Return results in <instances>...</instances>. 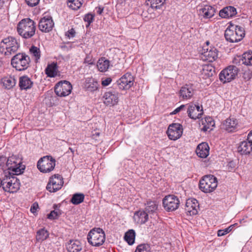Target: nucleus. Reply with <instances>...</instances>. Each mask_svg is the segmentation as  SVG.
<instances>
[{
  "instance_id": "obj_49",
  "label": "nucleus",
  "mask_w": 252,
  "mask_h": 252,
  "mask_svg": "<svg viewBox=\"0 0 252 252\" xmlns=\"http://www.w3.org/2000/svg\"><path fill=\"white\" fill-rule=\"evenodd\" d=\"M75 35V31L73 29L68 30L65 33V35L69 38L73 37Z\"/></svg>"
},
{
  "instance_id": "obj_21",
  "label": "nucleus",
  "mask_w": 252,
  "mask_h": 252,
  "mask_svg": "<svg viewBox=\"0 0 252 252\" xmlns=\"http://www.w3.org/2000/svg\"><path fill=\"white\" fill-rule=\"evenodd\" d=\"M233 63L236 64H244L246 65H252V52H246L242 57L238 56L234 59Z\"/></svg>"
},
{
  "instance_id": "obj_28",
  "label": "nucleus",
  "mask_w": 252,
  "mask_h": 252,
  "mask_svg": "<svg viewBox=\"0 0 252 252\" xmlns=\"http://www.w3.org/2000/svg\"><path fill=\"white\" fill-rule=\"evenodd\" d=\"M196 153L199 157L201 158H206L209 154V147L205 142L202 143L197 146Z\"/></svg>"
},
{
  "instance_id": "obj_27",
  "label": "nucleus",
  "mask_w": 252,
  "mask_h": 252,
  "mask_svg": "<svg viewBox=\"0 0 252 252\" xmlns=\"http://www.w3.org/2000/svg\"><path fill=\"white\" fill-rule=\"evenodd\" d=\"M133 219L137 223L144 224L148 221L149 215L144 210H139L134 213Z\"/></svg>"
},
{
  "instance_id": "obj_29",
  "label": "nucleus",
  "mask_w": 252,
  "mask_h": 252,
  "mask_svg": "<svg viewBox=\"0 0 252 252\" xmlns=\"http://www.w3.org/2000/svg\"><path fill=\"white\" fill-rule=\"evenodd\" d=\"M237 14L236 9L231 6H226L219 12L220 16L224 18L232 17Z\"/></svg>"
},
{
  "instance_id": "obj_38",
  "label": "nucleus",
  "mask_w": 252,
  "mask_h": 252,
  "mask_svg": "<svg viewBox=\"0 0 252 252\" xmlns=\"http://www.w3.org/2000/svg\"><path fill=\"white\" fill-rule=\"evenodd\" d=\"M84 198V194L77 193L73 195L70 201L74 205H78L83 202Z\"/></svg>"
},
{
  "instance_id": "obj_48",
  "label": "nucleus",
  "mask_w": 252,
  "mask_h": 252,
  "mask_svg": "<svg viewBox=\"0 0 252 252\" xmlns=\"http://www.w3.org/2000/svg\"><path fill=\"white\" fill-rule=\"evenodd\" d=\"M25 1L29 6L33 7L39 3L40 0H25Z\"/></svg>"
},
{
  "instance_id": "obj_43",
  "label": "nucleus",
  "mask_w": 252,
  "mask_h": 252,
  "mask_svg": "<svg viewBox=\"0 0 252 252\" xmlns=\"http://www.w3.org/2000/svg\"><path fill=\"white\" fill-rule=\"evenodd\" d=\"M150 247L148 244H143L139 245L135 252H150Z\"/></svg>"
},
{
  "instance_id": "obj_22",
  "label": "nucleus",
  "mask_w": 252,
  "mask_h": 252,
  "mask_svg": "<svg viewBox=\"0 0 252 252\" xmlns=\"http://www.w3.org/2000/svg\"><path fill=\"white\" fill-rule=\"evenodd\" d=\"M103 98L104 104L106 105L114 106L118 102V93L115 92H108L105 93Z\"/></svg>"
},
{
  "instance_id": "obj_56",
  "label": "nucleus",
  "mask_w": 252,
  "mask_h": 252,
  "mask_svg": "<svg viewBox=\"0 0 252 252\" xmlns=\"http://www.w3.org/2000/svg\"><path fill=\"white\" fill-rule=\"evenodd\" d=\"M247 140H250L252 143V130L250 131L248 135Z\"/></svg>"
},
{
  "instance_id": "obj_20",
  "label": "nucleus",
  "mask_w": 252,
  "mask_h": 252,
  "mask_svg": "<svg viewBox=\"0 0 252 252\" xmlns=\"http://www.w3.org/2000/svg\"><path fill=\"white\" fill-rule=\"evenodd\" d=\"M187 112L189 117L193 120L200 118L203 113L202 108L193 103L189 104Z\"/></svg>"
},
{
  "instance_id": "obj_5",
  "label": "nucleus",
  "mask_w": 252,
  "mask_h": 252,
  "mask_svg": "<svg viewBox=\"0 0 252 252\" xmlns=\"http://www.w3.org/2000/svg\"><path fill=\"white\" fill-rule=\"evenodd\" d=\"M87 239L93 246L99 247L104 243L105 234L101 228H94L89 232Z\"/></svg>"
},
{
  "instance_id": "obj_15",
  "label": "nucleus",
  "mask_w": 252,
  "mask_h": 252,
  "mask_svg": "<svg viewBox=\"0 0 252 252\" xmlns=\"http://www.w3.org/2000/svg\"><path fill=\"white\" fill-rule=\"evenodd\" d=\"M182 126L179 123H173L170 125L167 130L169 138L172 140L179 139L182 135Z\"/></svg>"
},
{
  "instance_id": "obj_51",
  "label": "nucleus",
  "mask_w": 252,
  "mask_h": 252,
  "mask_svg": "<svg viewBox=\"0 0 252 252\" xmlns=\"http://www.w3.org/2000/svg\"><path fill=\"white\" fill-rule=\"evenodd\" d=\"M236 164L235 162L233 161H230L227 164V169L228 170L230 171L231 170L234 169L236 167Z\"/></svg>"
},
{
  "instance_id": "obj_26",
  "label": "nucleus",
  "mask_w": 252,
  "mask_h": 252,
  "mask_svg": "<svg viewBox=\"0 0 252 252\" xmlns=\"http://www.w3.org/2000/svg\"><path fill=\"white\" fill-rule=\"evenodd\" d=\"M252 151V143L250 140L241 142L238 147V152L241 155H248Z\"/></svg>"
},
{
  "instance_id": "obj_54",
  "label": "nucleus",
  "mask_w": 252,
  "mask_h": 252,
  "mask_svg": "<svg viewBox=\"0 0 252 252\" xmlns=\"http://www.w3.org/2000/svg\"><path fill=\"white\" fill-rule=\"evenodd\" d=\"M38 208V204L34 203L31 208V211L32 213H35Z\"/></svg>"
},
{
  "instance_id": "obj_47",
  "label": "nucleus",
  "mask_w": 252,
  "mask_h": 252,
  "mask_svg": "<svg viewBox=\"0 0 252 252\" xmlns=\"http://www.w3.org/2000/svg\"><path fill=\"white\" fill-rule=\"evenodd\" d=\"M252 77V72L250 70H246L243 73V78L245 80H249Z\"/></svg>"
},
{
  "instance_id": "obj_16",
  "label": "nucleus",
  "mask_w": 252,
  "mask_h": 252,
  "mask_svg": "<svg viewBox=\"0 0 252 252\" xmlns=\"http://www.w3.org/2000/svg\"><path fill=\"white\" fill-rule=\"evenodd\" d=\"M198 208L199 204L196 199L189 198L187 200L185 209L187 215L193 216L197 214Z\"/></svg>"
},
{
  "instance_id": "obj_3",
  "label": "nucleus",
  "mask_w": 252,
  "mask_h": 252,
  "mask_svg": "<svg viewBox=\"0 0 252 252\" xmlns=\"http://www.w3.org/2000/svg\"><path fill=\"white\" fill-rule=\"evenodd\" d=\"M31 63L30 57L25 53H19L11 60V64L17 71H24L29 66Z\"/></svg>"
},
{
  "instance_id": "obj_18",
  "label": "nucleus",
  "mask_w": 252,
  "mask_h": 252,
  "mask_svg": "<svg viewBox=\"0 0 252 252\" xmlns=\"http://www.w3.org/2000/svg\"><path fill=\"white\" fill-rule=\"evenodd\" d=\"M54 25V22L50 17L41 18L39 22V29L42 32H48L51 31Z\"/></svg>"
},
{
  "instance_id": "obj_59",
  "label": "nucleus",
  "mask_w": 252,
  "mask_h": 252,
  "mask_svg": "<svg viewBox=\"0 0 252 252\" xmlns=\"http://www.w3.org/2000/svg\"><path fill=\"white\" fill-rule=\"evenodd\" d=\"M69 150H70V151L71 152V153H72V154H74V150H73L72 148H69Z\"/></svg>"
},
{
  "instance_id": "obj_33",
  "label": "nucleus",
  "mask_w": 252,
  "mask_h": 252,
  "mask_svg": "<svg viewBox=\"0 0 252 252\" xmlns=\"http://www.w3.org/2000/svg\"><path fill=\"white\" fill-rule=\"evenodd\" d=\"M202 124L203 125V127L202 128L203 131H210L212 130L214 127L215 122L212 118L210 117H206L205 118L204 120H202Z\"/></svg>"
},
{
  "instance_id": "obj_45",
  "label": "nucleus",
  "mask_w": 252,
  "mask_h": 252,
  "mask_svg": "<svg viewBox=\"0 0 252 252\" xmlns=\"http://www.w3.org/2000/svg\"><path fill=\"white\" fill-rule=\"evenodd\" d=\"M94 15L92 13H88L84 16L83 19L85 22H87L88 24L86 25V27H88L90 26L91 23L94 20Z\"/></svg>"
},
{
  "instance_id": "obj_44",
  "label": "nucleus",
  "mask_w": 252,
  "mask_h": 252,
  "mask_svg": "<svg viewBox=\"0 0 252 252\" xmlns=\"http://www.w3.org/2000/svg\"><path fill=\"white\" fill-rule=\"evenodd\" d=\"M61 215V211L59 210L52 211L48 214L47 218L50 220L57 219Z\"/></svg>"
},
{
  "instance_id": "obj_61",
  "label": "nucleus",
  "mask_w": 252,
  "mask_h": 252,
  "mask_svg": "<svg viewBox=\"0 0 252 252\" xmlns=\"http://www.w3.org/2000/svg\"><path fill=\"white\" fill-rule=\"evenodd\" d=\"M206 44H207V45L208 46L209 44V41H207L206 42Z\"/></svg>"
},
{
  "instance_id": "obj_35",
  "label": "nucleus",
  "mask_w": 252,
  "mask_h": 252,
  "mask_svg": "<svg viewBox=\"0 0 252 252\" xmlns=\"http://www.w3.org/2000/svg\"><path fill=\"white\" fill-rule=\"evenodd\" d=\"M67 249L69 252H78L82 250V246L78 241H70L67 245Z\"/></svg>"
},
{
  "instance_id": "obj_58",
  "label": "nucleus",
  "mask_w": 252,
  "mask_h": 252,
  "mask_svg": "<svg viewBox=\"0 0 252 252\" xmlns=\"http://www.w3.org/2000/svg\"><path fill=\"white\" fill-rule=\"evenodd\" d=\"M4 0H0V7L2 6L4 4Z\"/></svg>"
},
{
  "instance_id": "obj_4",
  "label": "nucleus",
  "mask_w": 252,
  "mask_h": 252,
  "mask_svg": "<svg viewBox=\"0 0 252 252\" xmlns=\"http://www.w3.org/2000/svg\"><path fill=\"white\" fill-rule=\"evenodd\" d=\"M244 35V30L239 26H231L226 29L224 33L226 40L230 42H238L243 39Z\"/></svg>"
},
{
  "instance_id": "obj_8",
  "label": "nucleus",
  "mask_w": 252,
  "mask_h": 252,
  "mask_svg": "<svg viewBox=\"0 0 252 252\" xmlns=\"http://www.w3.org/2000/svg\"><path fill=\"white\" fill-rule=\"evenodd\" d=\"M56 165V160L51 156H46L40 158L37 167L42 173H49L53 170Z\"/></svg>"
},
{
  "instance_id": "obj_19",
  "label": "nucleus",
  "mask_w": 252,
  "mask_h": 252,
  "mask_svg": "<svg viewBox=\"0 0 252 252\" xmlns=\"http://www.w3.org/2000/svg\"><path fill=\"white\" fill-rule=\"evenodd\" d=\"M194 94V90L191 85H186L183 86L179 93L180 99L182 100L191 98Z\"/></svg>"
},
{
  "instance_id": "obj_53",
  "label": "nucleus",
  "mask_w": 252,
  "mask_h": 252,
  "mask_svg": "<svg viewBox=\"0 0 252 252\" xmlns=\"http://www.w3.org/2000/svg\"><path fill=\"white\" fill-rule=\"evenodd\" d=\"M112 79L110 78H107L101 82V84L103 86H107L110 84Z\"/></svg>"
},
{
  "instance_id": "obj_30",
  "label": "nucleus",
  "mask_w": 252,
  "mask_h": 252,
  "mask_svg": "<svg viewBox=\"0 0 252 252\" xmlns=\"http://www.w3.org/2000/svg\"><path fill=\"white\" fill-rule=\"evenodd\" d=\"M19 87L21 90H27L33 85V82L27 75L21 76L19 78Z\"/></svg>"
},
{
  "instance_id": "obj_34",
  "label": "nucleus",
  "mask_w": 252,
  "mask_h": 252,
  "mask_svg": "<svg viewBox=\"0 0 252 252\" xmlns=\"http://www.w3.org/2000/svg\"><path fill=\"white\" fill-rule=\"evenodd\" d=\"M109 65V61L105 58H101L99 59L97 63V68L101 72H105L107 71Z\"/></svg>"
},
{
  "instance_id": "obj_12",
  "label": "nucleus",
  "mask_w": 252,
  "mask_h": 252,
  "mask_svg": "<svg viewBox=\"0 0 252 252\" xmlns=\"http://www.w3.org/2000/svg\"><path fill=\"white\" fill-rule=\"evenodd\" d=\"M72 87L71 83L66 80L61 81L55 87V92L58 96H66L71 92Z\"/></svg>"
},
{
  "instance_id": "obj_13",
  "label": "nucleus",
  "mask_w": 252,
  "mask_h": 252,
  "mask_svg": "<svg viewBox=\"0 0 252 252\" xmlns=\"http://www.w3.org/2000/svg\"><path fill=\"white\" fill-rule=\"evenodd\" d=\"M163 207L167 211H173L176 210L179 206V198L174 195L166 196L162 200Z\"/></svg>"
},
{
  "instance_id": "obj_31",
  "label": "nucleus",
  "mask_w": 252,
  "mask_h": 252,
  "mask_svg": "<svg viewBox=\"0 0 252 252\" xmlns=\"http://www.w3.org/2000/svg\"><path fill=\"white\" fill-rule=\"evenodd\" d=\"M98 83L97 81L92 78H88L86 79L84 84L85 89L89 92H94L97 90Z\"/></svg>"
},
{
  "instance_id": "obj_24",
  "label": "nucleus",
  "mask_w": 252,
  "mask_h": 252,
  "mask_svg": "<svg viewBox=\"0 0 252 252\" xmlns=\"http://www.w3.org/2000/svg\"><path fill=\"white\" fill-rule=\"evenodd\" d=\"M216 13V9L210 5H205L203 8L199 9L198 14L205 19L212 17Z\"/></svg>"
},
{
  "instance_id": "obj_32",
  "label": "nucleus",
  "mask_w": 252,
  "mask_h": 252,
  "mask_svg": "<svg viewBox=\"0 0 252 252\" xmlns=\"http://www.w3.org/2000/svg\"><path fill=\"white\" fill-rule=\"evenodd\" d=\"M145 211L149 214H153L157 213L158 204L157 201H149L145 204Z\"/></svg>"
},
{
  "instance_id": "obj_39",
  "label": "nucleus",
  "mask_w": 252,
  "mask_h": 252,
  "mask_svg": "<svg viewBox=\"0 0 252 252\" xmlns=\"http://www.w3.org/2000/svg\"><path fill=\"white\" fill-rule=\"evenodd\" d=\"M83 0H68V5L73 10L79 9L82 5Z\"/></svg>"
},
{
  "instance_id": "obj_11",
  "label": "nucleus",
  "mask_w": 252,
  "mask_h": 252,
  "mask_svg": "<svg viewBox=\"0 0 252 252\" xmlns=\"http://www.w3.org/2000/svg\"><path fill=\"white\" fill-rule=\"evenodd\" d=\"M5 165L9 170L14 172L17 175L20 174L24 170L21 159L14 156L7 158Z\"/></svg>"
},
{
  "instance_id": "obj_52",
  "label": "nucleus",
  "mask_w": 252,
  "mask_h": 252,
  "mask_svg": "<svg viewBox=\"0 0 252 252\" xmlns=\"http://www.w3.org/2000/svg\"><path fill=\"white\" fill-rule=\"evenodd\" d=\"M7 158L5 156H0V166L3 167L7 162Z\"/></svg>"
},
{
  "instance_id": "obj_36",
  "label": "nucleus",
  "mask_w": 252,
  "mask_h": 252,
  "mask_svg": "<svg viewBox=\"0 0 252 252\" xmlns=\"http://www.w3.org/2000/svg\"><path fill=\"white\" fill-rule=\"evenodd\" d=\"M57 66L55 63L49 64L45 69V73L48 76L54 77L57 75Z\"/></svg>"
},
{
  "instance_id": "obj_9",
  "label": "nucleus",
  "mask_w": 252,
  "mask_h": 252,
  "mask_svg": "<svg viewBox=\"0 0 252 252\" xmlns=\"http://www.w3.org/2000/svg\"><path fill=\"white\" fill-rule=\"evenodd\" d=\"M238 71L236 66L229 65L221 71L219 74L220 80L223 83L230 82L235 78Z\"/></svg>"
},
{
  "instance_id": "obj_57",
  "label": "nucleus",
  "mask_w": 252,
  "mask_h": 252,
  "mask_svg": "<svg viewBox=\"0 0 252 252\" xmlns=\"http://www.w3.org/2000/svg\"><path fill=\"white\" fill-rule=\"evenodd\" d=\"M103 8H102L101 7H97V14H98L99 15L101 14L103 12Z\"/></svg>"
},
{
  "instance_id": "obj_55",
  "label": "nucleus",
  "mask_w": 252,
  "mask_h": 252,
  "mask_svg": "<svg viewBox=\"0 0 252 252\" xmlns=\"http://www.w3.org/2000/svg\"><path fill=\"white\" fill-rule=\"evenodd\" d=\"M185 106V105H182L180 107L177 108L175 109L174 111L172 112V114H176V113L180 112L183 108H184Z\"/></svg>"
},
{
  "instance_id": "obj_7",
  "label": "nucleus",
  "mask_w": 252,
  "mask_h": 252,
  "mask_svg": "<svg viewBox=\"0 0 252 252\" xmlns=\"http://www.w3.org/2000/svg\"><path fill=\"white\" fill-rule=\"evenodd\" d=\"M218 186L217 179L212 175H206L200 181L199 189L204 192L213 191Z\"/></svg>"
},
{
  "instance_id": "obj_62",
  "label": "nucleus",
  "mask_w": 252,
  "mask_h": 252,
  "mask_svg": "<svg viewBox=\"0 0 252 252\" xmlns=\"http://www.w3.org/2000/svg\"><path fill=\"white\" fill-rule=\"evenodd\" d=\"M1 62L0 61V66H1Z\"/></svg>"
},
{
  "instance_id": "obj_46",
  "label": "nucleus",
  "mask_w": 252,
  "mask_h": 252,
  "mask_svg": "<svg viewBox=\"0 0 252 252\" xmlns=\"http://www.w3.org/2000/svg\"><path fill=\"white\" fill-rule=\"evenodd\" d=\"M233 228V225H230L228 227L223 229V230H219L218 231V236H222L225 235V234L228 233L229 232H230Z\"/></svg>"
},
{
  "instance_id": "obj_10",
  "label": "nucleus",
  "mask_w": 252,
  "mask_h": 252,
  "mask_svg": "<svg viewBox=\"0 0 252 252\" xmlns=\"http://www.w3.org/2000/svg\"><path fill=\"white\" fill-rule=\"evenodd\" d=\"M134 82L133 76L130 73L127 72L117 81L116 85L121 90H127L133 85Z\"/></svg>"
},
{
  "instance_id": "obj_17",
  "label": "nucleus",
  "mask_w": 252,
  "mask_h": 252,
  "mask_svg": "<svg viewBox=\"0 0 252 252\" xmlns=\"http://www.w3.org/2000/svg\"><path fill=\"white\" fill-rule=\"evenodd\" d=\"M203 50L204 51L202 54L204 60L213 62L218 58V51L215 47H210L209 48H206L205 47H204Z\"/></svg>"
},
{
  "instance_id": "obj_41",
  "label": "nucleus",
  "mask_w": 252,
  "mask_h": 252,
  "mask_svg": "<svg viewBox=\"0 0 252 252\" xmlns=\"http://www.w3.org/2000/svg\"><path fill=\"white\" fill-rule=\"evenodd\" d=\"M30 52L35 58V62H38V61L41 56V53L39 48L36 46H32L30 49Z\"/></svg>"
},
{
  "instance_id": "obj_50",
  "label": "nucleus",
  "mask_w": 252,
  "mask_h": 252,
  "mask_svg": "<svg viewBox=\"0 0 252 252\" xmlns=\"http://www.w3.org/2000/svg\"><path fill=\"white\" fill-rule=\"evenodd\" d=\"M205 71H209L208 73V76H211L213 75V72H214V70L212 68L211 66H206L203 68V71L205 72Z\"/></svg>"
},
{
  "instance_id": "obj_60",
  "label": "nucleus",
  "mask_w": 252,
  "mask_h": 252,
  "mask_svg": "<svg viewBox=\"0 0 252 252\" xmlns=\"http://www.w3.org/2000/svg\"><path fill=\"white\" fill-rule=\"evenodd\" d=\"M95 135H96V136H99V133L98 132H95V133L94 134L93 136H94Z\"/></svg>"
},
{
  "instance_id": "obj_1",
  "label": "nucleus",
  "mask_w": 252,
  "mask_h": 252,
  "mask_svg": "<svg viewBox=\"0 0 252 252\" xmlns=\"http://www.w3.org/2000/svg\"><path fill=\"white\" fill-rule=\"evenodd\" d=\"M35 22L30 18L22 19L17 27L19 34L26 39L32 37L35 34Z\"/></svg>"
},
{
  "instance_id": "obj_23",
  "label": "nucleus",
  "mask_w": 252,
  "mask_h": 252,
  "mask_svg": "<svg viewBox=\"0 0 252 252\" xmlns=\"http://www.w3.org/2000/svg\"><path fill=\"white\" fill-rule=\"evenodd\" d=\"M16 80L14 76H7L1 78L0 84L5 89L10 90L16 85Z\"/></svg>"
},
{
  "instance_id": "obj_2",
  "label": "nucleus",
  "mask_w": 252,
  "mask_h": 252,
  "mask_svg": "<svg viewBox=\"0 0 252 252\" xmlns=\"http://www.w3.org/2000/svg\"><path fill=\"white\" fill-rule=\"evenodd\" d=\"M19 47L20 44L13 36L5 38L0 43V52L5 56H10L15 53Z\"/></svg>"
},
{
  "instance_id": "obj_40",
  "label": "nucleus",
  "mask_w": 252,
  "mask_h": 252,
  "mask_svg": "<svg viewBox=\"0 0 252 252\" xmlns=\"http://www.w3.org/2000/svg\"><path fill=\"white\" fill-rule=\"evenodd\" d=\"M49 234L47 230L44 228L41 229L37 232L36 239L38 241H42L48 237Z\"/></svg>"
},
{
  "instance_id": "obj_14",
  "label": "nucleus",
  "mask_w": 252,
  "mask_h": 252,
  "mask_svg": "<svg viewBox=\"0 0 252 252\" xmlns=\"http://www.w3.org/2000/svg\"><path fill=\"white\" fill-rule=\"evenodd\" d=\"M63 184V181L62 177L59 175H54L50 178L46 189L51 192H55L60 189Z\"/></svg>"
},
{
  "instance_id": "obj_25",
  "label": "nucleus",
  "mask_w": 252,
  "mask_h": 252,
  "mask_svg": "<svg viewBox=\"0 0 252 252\" xmlns=\"http://www.w3.org/2000/svg\"><path fill=\"white\" fill-rule=\"evenodd\" d=\"M238 125V120L233 117H229L223 123V128L228 132H232L235 130Z\"/></svg>"
},
{
  "instance_id": "obj_6",
  "label": "nucleus",
  "mask_w": 252,
  "mask_h": 252,
  "mask_svg": "<svg viewBox=\"0 0 252 252\" xmlns=\"http://www.w3.org/2000/svg\"><path fill=\"white\" fill-rule=\"evenodd\" d=\"M3 182L2 188L5 191L10 193L16 192L20 189V183L19 179L10 173L5 175L2 179Z\"/></svg>"
},
{
  "instance_id": "obj_42",
  "label": "nucleus",
  "mask_w": 252,
  "mask_h": 252,
  "mask_svg": "<svg viewBox=\"0 0 252 252\" xmlns=\"http://www.w3.org/2000/svg\"><path fill=\"white\" fill-rule=\"evenodd\" d=\"M152 8L159 9L165 0H147Z\"/></svg>"
},
{
  "instance_id": "obj_37",
  "label": "nucleus",
  "mask_w": 252,
  "mask_h": 252,
  "mask_svg": "<svg viewBox=\"0 0 252 252\" xmlns=\"http://www.w3.org/2000/svg\"><path fill=\"white\" fill-rule=\"evenodd\" d=\"M135 233L133 229L129 230L125 235V240L129 245H132L135 240Z\"/></svg>"
}]
</instances>
